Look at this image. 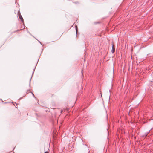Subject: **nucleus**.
Returning <instances> with one entry per match:
<instances>
[{
    "instance_id": "nucleus-6",
    "label": "nucleus",
    "mask_w": 153,
    "mask_h": 153,
    "mask_svg": "<svg viewBox=\"0 0 153 153\" xmlns=\"http://www.w3.org/2000/svg\"><path fill=\"white\" fill-rule=\"evenodd\" d=\"M32 94H33V96H34V95L33 94V93H32Z\"/></svg>"
},
{
    "instance_id": "nucleus-3",
    "label": "nucleus",
    "mask_w": 153,
    "mask_h": 153,
    "mask_svg": "<svg viewBox=\"0 0 153 153\" xmlns=\"http://www.w3.org/2000/svg\"><path fill=\"white\" fill-rule=\"evenodd\" d=\"M76 34H77V31H78V28H77V26H76Z\"/></svg>"
},
{
    "instance_id": "nucleus-1",
    "label": "nucleus",
    "mask_w": 153,
    "mask_h": 153,
    "mask_svg": "<svg viewBox=\"0 0 153 153\" xmlns=\"http://www.w3.org/2000/svg\"><path fill=\"white\" fill-rule=\"evenodd\" d=\"M18 14L19 16V18L21 20V21L22 22H23L24 20L23 19V18L22 17V16L21 15V14H20L19 12H18Z\"/></svg>"
},
{
    "instance_id": "nucleus-5",
    "label": "nucleus",
    "mask_w": 153,
    "mask_h": 153,
    "mask_svg": "<svg viewBox=\"0 0 153 153\" xmlns=\"http://www.w3.org/2000/svg\"><path fill=\"white\" fill-rule=\"evenodd\" d=\"M83 70H82V71H81V72H82H82H83Z\"/></svg>"
},
{
    "instance_id": "nucleus-2",
    "label": "nucleus",
    "mask_w": 153,
    "mask_h": 153,
    "mask_svg": "<svg viewBox=\"0 0 153 153\" xmlns=\"http://www.w3.org/2000/svg\"><path fill=\"white\" fill-rule=\"evenodd\" d=\"M115 48L114 47V44H112V49L111 50V52L113 53L114 52Z\"/></svg>"
},
{
    "instance_id": "nucleus-4",
    "label": "nucleus",
    "mask_w": 153,
    "mask_h": 153,
    "mask_svg": "<svg viewBox=\"0 0 153 153\" xmlns=\"http://www.w3.org/2000/svg\"><path fill=\"white\" fill-rule=\"evenodd\" d=\"M44 153H48V152H46Z\"/></svg>"
}]
</instances>
